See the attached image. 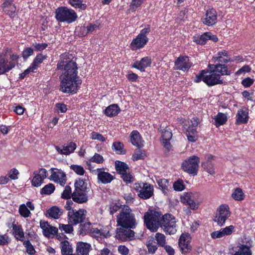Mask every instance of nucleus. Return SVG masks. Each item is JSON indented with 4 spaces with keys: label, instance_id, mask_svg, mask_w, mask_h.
I'll return each instance as SVG.
<instances>
[{
    "label": "nucleus",
    "instance_id": "1",
    "mask_svg": "<svg viewBox=\"0 0 255 255\" xmlns=\"http://www.w3.org/2000/svg\"><path fill=\"white\" fill-rule=\"evenodd\" d=\"M71 57L68 53L62 54L57 64V68L62 70L60 77L61 91L65 93L75 94L81 82L77 75V65L71 60Z\"/></svg>",
    "mask_w": 255,
    "mask_h": 255
},
{
    "label": "nucleus",
    "instance_id": "2",
    "mask_svg": "<svg viewBox=\"0 0 255 255\" xmlns=\"http://www.w3.org/2000/svg\"><path fill=\"white\" fill-rule=\"evenodd\" d=\"M209 66L211 71L210 72L202 71L199 75L196 76L194 80L196 83L203 81L209 86L220 84L223 83L221 76L230 74V71L227 70L225 65H209Z\"/></svg>",
    "mask_w": 255,
    "mask_h": 255
},
{
    "label": "nucleus",
    "instance_id": "3",
    "mask_svg": "<svg viewBox=\"0 0 255 255\" xmlns=\"http://www.w3.org/2000/svg\"><path fill=\"white\" fill-rule=\"evenodd\" d=\"M117 225L124 228H134L137 225L135 215L131 209L125 205L117 217Z\"/></svg>",
    "mask_w": 255,
    "mask_h": 255
},
{
    "label": "nucleus",
    "instance_id": "4",
    "mask_svg": "<svg viewBox=\"0 0 255 255\" xmlns=\"http://www.w3.org/2000/svg\"><path fill=\"white\" fill-rule=\"evenodd\" d=\"M180 199L183 204L188 205L193 210H197L203 201V196L198 192H184Z\"/></svg>",
    "mask_w": 255,
    "mask_h": 255
},
{
    "label": "nucleus",
    "instance_id": "5",
    "mask_svg": "<svg viewBox=\"0 0 255 255\" xmlns=\"http://www.w3.org/2000/svg\"><path fill=\"white\" fill-rule=\"evenodd\" d=\"M161 215L158 212L150 210L145 213L143 217L144 222L147 228L153 232L158 230L161 223Z\"/></svg>",
    "mask_w": 255,
    "mask_h": 255
},
{
    "label": "nucleus",
    "instance_id": "6",
    "mask_svg": "<svg viewBox=\"0 0 255 255\" xmlns=\"http://www.w3.org/2000/svg\"><path fill=\"white\" fill-rule=\"evenodd\" d=\"M55 17L59 22L71 23L75 21L77 18V15L75 11L66 7L58 8L55 12Z\"/></svg>",
    "mask_w": 255,
    "mask_h": 255
},
{
    "label": "nucleus",
    "instance_id": "7",
    "mask_svg": "<svg viewBox=\"0 0 255 255\" xmlns=\"http://www.w3.org/2000/svg\"><path fill=\"white\" fill-rule=\"evenodd\" d=\"M176 222L175 217L172 215L166 214L162 217L160 227L166 234L173 235L177 231Z\"/></svg>",
    "mask_w": 255,
    "mask_h": 255
},
{
    "label": "nucleus",
    "instance_id": "8",
    "mask_svg": "<svg viewBox=\"0 0 255 255\" xmlns=\"http://www.w3.org/2000/svg\"><path fill=\"white\" fill-rule=\"evenodd\" d=\"M200 158L195 155L189 157L182 164V168L185 172L194 175L197 174Z\"/></svg>",
    "mask_w": 255,
    "mask_h": 255
},
{
    "label": "nucleus",
    "instance_id": "9",
    "mask_svg": "<svg viewBox=\"0 0 255 255\" xmlns=\"http://www.w3.org/2000/svg\"><path fill=\"white\" fill-rule=\"evenodd\" d=\"M134 189L137 192L138 196L143 199H149L153 194V186L147 183H135Z\"/></svg>",
    "mask_w": 255,
    "mask_h": 255
},
{
    "label": "nucleus",
    "instance_id": "10",
    "mask_svg": "<svg viewBox=\"0 0 255 255\" xmlns=\"http://www.w3.org/2000/svg\"><path fill=\"white\" fill-rule=\"evenodd\" d=\"M18 56L14 53L9 55V61L5 60L3 58L0 59V75L3 74L9 71L17 63Z\"/></svg>",
    "mask_w": 255,
    "mask_h": 255
},
{
    "label": "nucleus",
    "instance_id": "11",
    "mask_svg": "<svg viewBox=\"0 0 255 255\" xmlns=\"http://www.w3.org/2000/svg\"><path fill=\"white\" fill-rule=\"evenodd\" d=\"M231 212L228 205L222 204L217 210V214L214 221L220 226H223L226 220L230 216Z\"/></svg>",
    "mask_w": 255,
    "mask_h": 255
},
{
    "label": "nucleus",
    "instance_id": "12",
    "mask_svg": "<svg viewBox=\"0 0 255 255\" xmlns=\"http://www.w3.org/2000/svg\"><path fill=\"white\" fill-rule=\"evenodd\" d=\"M87 211L84 209L79 210H72L68 213V222L72 225H76L84 221L86 218Z\"/></svg>",
    "mask_w": 255,
    "mask_h": 255
},
{
    "label": "nucleus",
    "instance_id": "13",
    "mask_svg": "<svg viewBox=\"0 0 255 255\" xmlns=\"http://www.w3.org/2000/svg\"><path fill=\"white\" fill-rule=\"evenodd\" d=\"M50 175L48 177L50 181L64 185L66 181V175L65 172L60 169L51 168L49 170Z\"/></svg>",
    "mask_w": 255,
    "mask_h": 255
},
{
    "label": "nucleus",
    "instance_id": "14",
    "mask_svg": "<svg viewBox=\"0 0 255 255\" xmlns=\"http://www.w3.org/2000/svg\"><path fill=\"white\" fill-rule=\"evenodd\" d=\"M191 237L188 233H182L178 240V246L182 253H189L191 250Z\"/></svg>",
    "mask_w": 255,
    "mask_h": 255
},
{
    "label": "nucleus",
    "instance_id": "15",
    "mask_svg": "<svg viewBox=\"0 0 255 255\" xmlns=\"http://www.w3.org/2000/svg\"><path fill=\"white\" fill-rule=\"evenodd\" d=\"M48 171L44 168H40L33 172V177L31 180L33 186L38 187L40 186L45 178L48 177Z\"/></svg>",
    "mask_w": 255,
    "mask_h": 255
},
{
    "label": "nucleus",
    "instance_id": "16",
    "mask_svg": "<svg viewBox=\"0 0 255 255\" xmlns=\"http://www.w3.org/2000/svg\"><path fill=\"white\" fill-rule=\"evenodd\" d=\"M159 131L161 134V141L163 145L165 148L169 149L170 147L169 141L172 136L171 130L166 127V126L161 125L159 128Z\"/></svg>",
    "mask_w": 255,
    "mask_h": 255
},
{
    "label": "nucleus",
    "instance_id": "17",
    "mask_svg": "<svg viewBox=\"0 0 255 255\" xmlns=\"http://www.w3.org/2000/svg\"><path fill=\"white\" fill-rule=\"evenodd\" d=\"M203 23L207 26H211L217 22V13L215 9H209L202 19Z\"/></svg>",
    "mask_w": 255,
    "mask_h": 255
},
{
    "label": "nucleus",
    "instance_id": "18",
    "mask_svg": "<svg viewBox=\"0 0 255 255\" xmlns=\"http://www.w3.org/2000/svg\"><path fill=\"white\" fill-rule=\"evenodd\" d=\"M40 226L42 230L43 235L46 237L53 238L58 233V229L57 228L51 226L45 221H41Z\"/></svg>",
    "mask_w": 255,
    "mask_h": 255
},
{
    "label": "nucleus",
    "instance_id": "19",
    "mask_svg": "<svg viewBox=\"0 0 255 255\" xmlns=\"http://www.w3.org/2000/svg\"><path fill=\"white\" fill-rule=\"evenodd\" d=\"M191 66V63L187 56H180L175 61V69L176 70L186 71Z\"/></svg>",
    "mask_w": 255,
    "mask_h": 255
},
{
    "label": "nucleus",
    "instance_id": "20",
    "mask_svg": "<svg viewBox=\"0 0 255 255\" xmlns=\"http://www.w3.org/2000/svg\"><path fill=\"white\" fill-rule=\"evenodd\" d=\"M76 147V143L70 142L61 146H56L55 149L60 154L68 155L74 151Z\"/></svg>",
    "mask_w": 255,
    "mask_h": 255
},
{
    "label": "nucleus",
    "instance_id": "21",
    "mask_svg": "<svg viewBox=\"0 0 255 255\" xmlns=\"http://www.w3.org/2000/svg\"><path fill=\"white\" fill-rule=\"evenodd\" d=\"M235 230V227L233 225L221 228L220 230L214 231L211 234L212 239H219L225 236L230 235Z\"/></svg>",
    "mask_w": 255,
    "mask_h": 255
},
{
    "label": "nucleus",
    "instance_id": "22",
    "mask_svg": "<svg viewBox=\"0 0 255 255\" xmlns=\"http://www.w3.org/2000/svg\"><path fill=\"white\" fill-rule=\"evenodd\" d=\"M109 228L107 227L105 230H104L102 229H99L97 228H91L89 230V234L92 237L99 240L102 236L107 238L111 236L109 233Z\"/></svg>",
    "mask_w": 255,
    "mask_h": 255
},
{
    "label": "nucleus",
    "instance_id": "23",
    "mask_svg": "<svg viewBox=\"0 0 255 255\" xmlns=\"http://www.w3.org/2000/svg\"><path fill=\"white\" fill-rule=\"evenodd\" d=\"M205 158L206 160L202 163L201 166L208 173L214 175L215 173L214 164L211 161L214 159V156L211 154H207Z\"/></svg>",
    "mask_w": 255,
    "mask_h": 255
},
{
    "label": "nucleus",
    "instance_id": "24",
    "mask_svg": "<svg viewBox=\"0 0 255 255\" xmlns=\"http://www.w3.org/2000/svg\"><path fill=\"white\" fill-rule=\"evenodd\" d=\"M151 60L150 57H144L139 61H136L131 66L132 68L137 69L141 72H144L145 69L150 66Z\"/></svg>",
    "mask_w": 255,
    "mask_h": 255
},
{
    "label": "nucleus",
    "instance_id": "25",
    "mask_svg": "<svg viewBox=\"0 0 255 255\" xmlns=\"http://www.w3.org/2000/svg\"><path fill=\"white\" fill-rule=\"evenodd\" d=\"M97 172L98 181L103 184L109 183L114 179V176L112 174L105 171L103 169H98Z\"/></svg>",
    "mask_w": 255,
    "mask_h": 255
},
{
    "label": "nucleus",
    "instance_id": "26",
    "mask_svg": "<svg viewBox=\"0 0 255 255\" xmlns=\"http://www.w3.org/2000/svg\"><path fill=\"white\" fill-rule=\"evenodd\" d=\"M34 210V205L30 201L26 202V204H22L19 206L18 212L19 214L23 218L28 217L31 213L30 210L33 211Z\"/></svg>",
    "mask_w": 255,
    "mask_h": 255
},
{
    "label": "nucleus",
    "instance_id": "27",
    "mask_svg": "<svg viewBox=\"0 0 255 255\" xmlns=\"http://www.w3.org/2000/svg\"><path fill=\"white\" fill-rule=\"evenodd\" d=\"M91 249V246L88 243L79 242L76 244V250L78 255H89Z\"/></svg>",
    "mask_w": 255,
    "mask_h": 255
},
{
    "label": "nucleus",
    "instance_id": "28",
    "mask_svg": "<svg viewBox=\"0 0 255 255\" xmlns=\"http://www.w3.org/2000/svg\"><path fill=\"white\" fill-rule=\"evenodd\" d=\"M130 142L134 146L140 148L143 146V140L139 132L137 130H133L130 134Z\"/></svg>",
    "mask_w": 255,
    "mask_h": 255
},
{
    "label": "nucleus",
    "instance_id": "29",
    "mask_svg": "<svg viewBox=\"0 0 255 255\" xmlns=\"http://www.w3.org/2000/svg\"><path fill=\"white\" fill-rule=\"evenodd\" d=\"M148 40L145 38H142L137 35L133 39L130 44V47L131 50H135L142 48L146 44Z\"/></svg>",
    "mask_w": 255,
    "mask_h": 255
},
{
    "label": "nucleus",
    "instance_id": "30",
    "mask_svg": "<svg viewBox=\"0 0 255 255\" xmlns=\"http://www.w3.org/2000/svg\"><path fill=\"white\" fill-rule=\"evenodd\" d=\"M13 0H5L2 4L3 10L8 15L12 16L16 10V7L12 2Z\"/></svg>",
    "mask_w": 255,
    "mask_h": 255
},
{
    "label": "nucleus",
    "instance_id": "31",
    "mask_svg": "<svg viewBox=\"0 0 255 255\" xmlns=\"http://www.w3.org/2000/svg\"><path fill=\"white\" fill-rule=\"evenodd\" d=\"M60 248L62 255H69L73 254L72 245L67 240H64L60 242Z\"/></svg>",
    "mask_w": 255,
    "mask_h": 255
},
{
    "label": "nucleus",
    "instance_id": "32",
    "mask_svg": "<svg viewBox=\"0 0 255 255\" xmlns=\"http://www.w3.org/2000/svg\"><path fill=\"white\" fill-rule=\"evenodd\" d=\"M73 200L78 203H82L87 200L86 191H74L72 194Z\"/></svg>",
    "mask_w": 255,
    "mask_h": 255
},
{
    "label": "nucleus",
    "instance_id": "33",
    "mask_svg": "<svg viewBox=\"0 0 255 255\" xmlns=\"http://www.w3.org/2000/svg\"><path fill=\"white\" fill-rule=\"evenodd\" d=\"M131 234L133 235V232L131 230L120 228L117 229L116 237L120 240H125L128 237H130Z\"/></svg>",
    "mask_w": 255,
    "mask_h": 255
},
{
    "label": "nucleus",
    "instance_id": "34",
    "mask_svg": "<svg viewBox=\"0 0 255 255\" xmlns=\"http://www.w3.org/2000/svg\"><path fill=\"white\" fill-rule=\"evenodd\" d=\"M49 216L55 219H59L63 214V210L57 206H53L47 211Z\"/></svg>",
    "mask_w": 255,
    "mask_h": 255
},
{
    "label": "nucleus",
    "instance_id": "35",
    "mask_svg": "<svg viewBox=\"0 0 255 255\" xmlns=\"http://www.w3.org/2000/svg\"><path fill=\"white\" fill-rule=\"evenodd\" d=\"M157 245L153 236H150L148 238L146 242V247L149 253L154 254L157 249Z\"/></svg>",
    "mask_w": 255,
    "mask_h": 255
},
{
    "label": "nucleus",
    "instance_id": "36",
    "mask_svg": "<svg viewBox=\"0 0 255 255\" xmlns=\"http://www.w3.org/2000/svg\"><path fill=\"white\" fill-rule=\"evenodd\" d=\"M12 230L13 234L16 239L20 241L24 240V232L20 226L13 224Z\"/></svg>",
    "mask_w": 255,
    "mask_h": 255
},
{
    "label": "nucleus",
    "instance_id": "37",
    "mask_svg": "<svg viewBox=\"0 0 255 255\" xmlns=\"http://www.w3.org/2000/svg\"><path fill=\"white\" fill-rule=\"evenodd\" d=\"M227 117L226 114L223 113H218V114L215 116V125L217 127L225 124L227 121Z\"/></svg>",
    "mask_w": 255,
    "mask_h": 255
},
{
    "label": "nucleus",
    "instance_id": "38",
    "mask_svg": "<svg viewBox=\"0 0 255 255\" xmlns=\"http://www.w3.org/2000/svg\"><path fill=\"white\" fill-rule=\"evenodd\" d=\"M214 59L219 62L227 63L229 61L228 53L225 50L219 51L215 56Z\"/></svg>",
    "mask_w": 255,
    "mask_h": 255
},
{
    "label": "nucleus",
    "instance_id": "39",
    "mask_svg": "<svg viewBox=\"0 0 255 255\" xmlns=\"http://www.w3.org/2000/svg\"><path fill=\"white\" fill-rule=\"evenodd\" d=\"M157 183L161 188L163 193L164 195H168L169 191L168 180L166 179H160L157 180Z\"/></svg>",
    "mask_w": 255,
    "mask_h": 255
},
{
    "label": "nucleus",
    "instance_id": "40",
    "mask_svg": "<svg viewBox=\"0 0 255 255\" xmlns=\"http://www.w3.org/2000/svg\"><path fill=\"white\" fill-rule=\"evenodd\" d=\"M208 32L204 33L201 35H196L193 37V41L198 44L203 45L208 40Z\"/></svg>",
    "mask_w": 255,
    "mask_h": 255
},
{
    "label": "nucleus",
    "instance_id": "41",
    "mask_svg": "<svg viewBox=\"0 0 255 255\" xmlns=\"http://www.w3.org/2000/svg\"><path fill=\"white\" fill-rule=\"evenodd\" d=\"M231 196L236 201H242L245 198L244 193L239 188H237L233 191Z\"/></svg>",
    "mask_w": 255,
    "mask_h": 255
},
{
    "label": "nucleus",
    "instance_id": "42",
    "mask_svg": "<svg viewBox=\"0 0 255 255\" xmlns=\"http://www.w3.org/2000/svg\"><path fill=\"white\" fill-rule=\"evenodd\" d=\"M112 149L117 154H124L126 153V150L124 148V144L119 141H116L113 143Z\"/></svg>",
    "mask_w": 255,
    "mask_h": 255
},
{
    "label": "nucleus",
    "instance_id": "43",
    "mask_svg": "<svg viewBox=\"0 0 255 255\" xmlns=\"http://www.w3.org/2000/svg\"><path fill=\"white\" fill-rule=\"evenodd\" d=\"M233 255H251V251L250 247L246 245H241L238 251Z\"/></svg>",
    "mask_w": 255,
    "mask_h": 255
},
{
    "label": "nucleus",
    "instance_id": "44",
    "mask_svg": "<svg viewBox=\"0 0 255 255\" xmlns=\"http://www.w3.org/2000/svg\"><path fill=\"white\" fill-rule=\"evenodd\" d=\"M115 165L116 170L121 175L125 173L128 169L127 165L124 162L120 161H116L115 162Z\"/></svg>",
    "mask_w": 255,
    "mask_h": 255
},
{
    "label": "nucleus",
    "instance_id": "45",
    "mask_svg": "<svg viewBox=\"0 0 255 255\" xmlns=\"http://www.w3.org/2000/svg\"><path fill=\"white\" fill-rule=\"evenodd\" d=\"M248 113H238L236 123L238 125L245 124L248 121Z\"/></svg>",
    "mask_w": 255,
    "mask_h": 255
},
{
    "label": "nucleus",
    "instance_id": "46",
    "mask_svg": "<svg viewBox=\"0 0 255 255\" xmlns=\"http://www.w3.org/2000/svg\"><path fill=\"white\" fill-rule=\"evenodd\" d=\"M186 136L190 142H195L198 139L197 131L195 129H186Z\"/></svg>",
    "mask_w": 255,
    "mask_h": 255
},
{
    "label": "nucleus",
    "instance_id": "47",
    "mask_svg": "<svg viewBox=\"0 0 255 255\" xmlns=\"http://www.w3.org/2000/svg\"><path fill=\"white\" fill-rule=\"evenodd\" d=\"M86 184L82 179H78L75 182V190L78 191H86Z\"/></svg>",
    "mask_w": 255,
    "mask_h": 255
},
{
    "label": "nucleus",
    "instance_id": "48",
    "mask_svg": "<svg viewBox=\"0 0 255 255\" xmlns=\"http://www.w3.org/2000/svg\"><path fill=\"white\" fill-rule=\"evenodd\" d=\"M146 156L145 152L144 150H141L139 148L136 149L132 155V160L133 161L143 159Z\"/></svg>",
    "mask_w": 255,
    "mask_h": 255
},
{
    "label": "nucleus",
    "instance_id": "49",
    "mask_svg": "<svg viewBox=\"0 0 255 255\" xmlns=\"http://www.w3.org/2000/svg\"><path fill=\"white\" fill-rule=\"evenodd\" d=\"M69 2L71 6L76 8L85 9L87 7L86 4L83 3L82 0H69Z\"/></svg>",
    "mask_w": 255,
    "mask_h": 255
},
{
    "label": "nucleus",
    "instance_id": "50",
    "mask_svg": "<svg viewBox=\"0 0 255 255\" xmlns=\"http://www.w3.org/2000/svg\"><path fill=\"white\" fill-rule=\"evenodd\" d=\"M155 240H156V243L157 245L163 246L166 243L165 236L162 233H157L154 236Z\"/></svg>",
    "mask_w": 255,
    "mask_h": 255
},
{
    "label": "nucleus",
    "instance_id": "51",
    "mask_svg": "<svg viewBox=\"0 0 255 255\" xmlns=\"http://www.w3.org/2000/svg\"><path fill=\"white\" fill-rule=\"evenodd\" d=\"M198 121L197 119L193 118L190 121H188L185 124L186 129H195L196 130V128L198 125Z\"/></svg>",
    "mask_w": 255,
    "mask_h": 255
},
{
    "label": "nucleus",
    "instance_id": "52",
    "mask_svg": "<svg viewBox=\"0 0 255 255\" xmlns=\"http://www.w3.org/2000/svg\"><path fill=\"white\" fill-rule=\"evenodd\" d=\"M173 188L175 191L180 192L185 188V185L182 180H178L173 183Z\"/></svg>",
    "mask_w": 255,
    "mask_h": 255
},
{
    "label": "nucleus",
    "instance_id": "53",
    "mask_svg": "<svg viewBox=\"0 0 255 255\" xmlns=\"http://www.w3.org/2000/svg\"><path fill=\"white\" fill-rule=\"evenodd\" d=\"M70 169L73 170L77 175L82 176L85 173L83 167L76 164H73L70 166Z\"/></svg>",
    "mask_w": 255,
    "mask_h": 255
},
{
    "label": "nucleus",
    "instance_id": "54",
    "mask_svg": "<svg viewBox=\"0 0 255 255\" xmlns=\"http://www.w3.org/2000/svg\"><path fill=\"white\" fill-rule=\"evenodd\" d=\"M72 225V224H71L68 225L60 224L58 228L61 232H64L67 234H70L73 231V228Z\"/></svg>",
    "mask_w": 255,
    "mask_h": 255
},
{
    "label": "nucleus",
    "instance_id": "55",
    "mask_svg": "<svg viewBox=\"0 0 255 255\" xmlns=\"http://www.w3.org/2000/svg\"><path fill=\"white\" fill-rule=\"evenodd\" d=\"M104 161V158L102 155L99 153H95V154L90 158L89 161H87V164L89 162H95L98 164L102 163Z\"/></svg>",
    "mask_w": 255,
    "mask_h": 255
},
{
    "label": "nucleus",
    "instance_id": "56",
    "mask_svg": "<svg viewBox=\"0 0 255 255\" xmlns=\"http://www.w3.org/2000/svg\"><path fill=\"white\" fill-rule=\"evenodd\" d=\"M55 190V187L52 183L45 185L41 190V193L44 194H50Z\"/></svg>",
    "mask_w": 255,
    "mask_h": 255
},
{
    "label": "nucleus",
    "instance_id": "57",
    "mask_svg": "<svg viewBox=\"0 0 255 255\" xmlns=\"http://www.w3.org/2000/svg\"><path fill=\"white\" fill-rule=\"evenodd\" d=\"M45 58V56H43L41 54H38L34 58L33 62L31 65L37 69L39 65L42 62V61Z\"/></svg>",
    "mask_w": 255,
    "mask_h": 255
},
{
    "label": "nucleus",
    "instance_id": "58",
    "mask_svg": "<svg viewBox=\"0 0 255 255\" xmlns=\"http://www.w3.org/2000/svg\"><path fill=\"white\" fill-rule=\"evenodd\" d=\"M19 173L17 169L15 168H12L8 172L9 179L11 180H16L18 179V176Z\"/></svg>",
    "mask_w": 255,
    "mask_h": 255
},
{
    "label": "nucleus",
    "instance_id": "59",
    "mask_svg": "<svg viewBox=\"0 0 255 255\" xmlns=\"http://www.w3.org/2000/svg\"><path fill=\"white\" fill-rule=\"evenodd\" d=\"M90 137L92 139L98 140L102 142L106 141V138L103 135L96 132H92Z\"/></svg>",
    "mask_w": 255,
    "mask_h": 255
},
{
    "label": "nucleus",
    "instance_id": "60",
    "mask_svg": "<svg viewBox=\"0 0 255 255\" xmlns=\"http://www.w3.org/2000/svg\"><path fill=\"white\" fill-rule=\"evenodd\" d=\"M72 191L70 187L67 186L65 187V189L62 194L61 197L64 199H69L72 194H71Z\"/></svg>",
    "mask_w": 255,
    "mask_h": 255
},
{
    "label": "nucleus",
    "instance_id": "61",
    "mask_svg": "<svg viewBox=\"0 0 255 255\" xmlns=\"http://www.w3.org/2000/svg\"><path fill=\"white\" fill-rule=\"evenodd\" d=\"M121 207L120 203H113L110 204L109 210L111 214H113L117 212Z\"/></svg>",
    "mask_w": 255,
    "mask_h": 255
},
{
    "label": "nucleus",
    "instance_id": "62",
    "mask_svg": "<svg viewBox=\"0 0 255 255\" xmlns=\"http://www.w3.org/2000/svg\"><path fill=\"white\" fill-rule=\"evenodd\" d=\"M23 244L25 247L26 248L27 252L29 255H33L34 253L35 250L33 248V247L29 241L24 242Z\"/></svg>",
    "mask_w": 255,
    "mask_h": 255
},
{
    "label": "nucleus",
    "instance_id": "63",
    "mask_svg": "<svg viewBox=\"0 0 255 255\" xmlns=\"http://www.w3.org/2000/svg\"><path fill=\"white\" fill-rule=\"evenodd\" d=\"M254 79L248 77L242 80V84L245 87L248 88L250 87L254 83Z\"/></svg>",
    "mask_w": 255,
    "mask_h": 255
},
{
    "label": "nucleus",
    "instance_id": "64",
    "mask_svg": "<svg viewBox=\"0 0 255 255\" xmlns=\"http://www.w3.org/2000/svg\"><path fill=\"white\" fill-rule=\"evenodd\" d=\"M33 53V50L30 47L26 48L24 49L22 52V57L23 58H27L30 56L32 55Z\"/></svg>",
    "mask_w": 255,
    "mask_h": 255
}]
</instances>
